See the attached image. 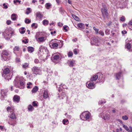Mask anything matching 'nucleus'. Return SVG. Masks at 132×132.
<instances>
[{"label": "nucleus", "instance_id": "1", "mask_svg": "<svg viewBox=\"0 0 132 132\" xmlns=\"http://www.w3.org/2000/svg\"><path fill=\"white\" fill-rule=\"evenodd\" d=\"M2 60L4 61H7L10 59L9 57L10 52L6 50L2 51L1 54Z\"/></svg>", "mask_w": 132, "mask_h": 132}, {"label": "nucleus", "instance_id": "2", "mask_svg": "<svg viewBox=\"0 0 132 132\" xmlns=\"http://www.w3.org/2000/svg\"><path fill=\"white\" fill-rule=\"evenodd\" d=\"M103 8L101 9V11L102 14L103 18L104 20L106 18H108L109 14L108 12V9L106 5L105 4L103 5Z\"/></svg>", "mask_w": 132, "mask_h": 132}, {"label": "nucleus", "instance_id": "3", "mask_svg": "<svg viewBox=\"0 0 132 132\" xmlns=\"http://www.w3.org/2000/svg\"><path fill=\"white\" fill-rule=\"evenodd\" d=\"M59 41L61 43L62 46L63 45V41L62 40H58L56 39H52L50 42V44H51V45L52 46V48H56L59 46L58 44L57 43V42L59 43Z\"/></svg>", "mask_w": 132, "mask_h": 132}, {"label": "nucleus", "instance_id": "4", "mask_svg": "<svg viewBox=\"0 0 132 132\" xmlns=\"http://www.w3.org/2000/svg\"><path fill=\"white\" fill-rule=\"evenodd\" d=\"M90 116V113L87 111H86L82 113L81 114L80 117L83 120H86L88 119Z\"/></svg>", "mask_w": 132, "mask_h": 132}, {"label": "nucleus", "instance_id": "5", "mask_svg": "<svg viewBox=\"0 0 132 132\" xmlns=\"http://www.w3.org/2000/svg\"><path fill=\"white\" fill-rule=\"evenodd\" d=\"M109 112L104 111L103 112L101 113L99 115L100 117H101L104 120H108L110 117Z\"/></svg>", "mask_w": 132, "mask_h": 132}, {"label": "nucleus", "instance_id": "6", "mask_svg": "<svg viewBox=\"0 0 132 132\" xmlns=\"http://www.w3.org/2000/svg\"><path fill=\"white\" fill-rule=\"evenodd\" d=\"M31 70L34 74L40 75L42 74L41 70L38 67L34 66L32 68Z\"/></svg>", "mask_w": 132, "mask_h": 132}, {"label": "nucleus", "instance_id": "7", "mask_svg": "<svg viewBox=\"0 0 132 132\" xmlns=\"http://www.w3.org/2000/svg\"><path fill=\"white\" fill-rule=\"evenodd\" d=\"M91 44L92 45H95L96 46H99L100 44V43L98 38L94 37L92 39Z\"/></svg>", "mask_w": 132, "mask_h": 132}, {"label": "nucleus", "instance_id": "8", "mask_svg": "<svg viewBox=\"0 0 132 132\" xmlns=\"http://www.w3.org/2000/svg\"><path fill=\"white\" fill-rule=\"evenodd\" d=\"M88 83V82H87L86 85L88 88L89 89H93L95 87V85L94 83L91 82H89V83Z\"/></svg>", "mask_w": 132, "mask_h": 132}, {"label": "nucleus", "instance_id": "9", "mask_svg": "<svg viewBox=\"0 0 132 132\" xmlns=\"http://www.w3.org/2000/svg\"><path fill=\"white\" fill-rule=\"evenodd\" d=\"M126 48L128 50H129V51H132V40H131L129 43L127 44L125 46Z\"/></svg>", "mask_w": 132, "mask_h": 132}, {"label": "nucleus", "instance_id": "10", "mask_svg": "<svg viewBox=\"0 0 132 132\" xmlns=\"http://www.w3.org/2000/svg\"><path fill=\"white\" fill-rule=\"evenodd\" d=\"M119 4L123 7H125L128 4V0H119Z\"/></svg>", "mask_w": 132, "mask_h": 132}, {"label": "nucleus", "instance_id": "11", "mask_svg": "<svg viewBox=\"0 0 132 132\" xmlns=\"http://www.w3.org/2000/svg\"><path fill=\"white\" fill-rule=\"evenodd\" d=\"M67 63L69 65L70 67H73L75 64V61L73 60L68 61Z\"/></svg>", "mask_w": 132, "mask_h": 132}, {"label": "nucleus", "instance_id": "12", "mask_svg": "<svg viewBox=\"0 0 132 132\" xmlns=\"http://www.w3.org/2000/svg\"><path fill=\"white\" fill-rule=\"evenodd\" d=\"M123 127L128 132H132V127L131 126H130L129 127V128L130 129V130H129V128L127 126L123 124Z\"/></svg>", "mask_w": 132, "mask_h": 132}, {"label": "nucleus", "instance_id": "13", "mask_svg": "<svg viewBox=\"0 0 132 132\" xmlns=\"http://www.w3.org/2000/svg\"><path fill=\"white\" fill-rule=\"evenodd\" d=\"M20 100V97L17 95H15L13 97V100L14 102L18 103Z\"/></svg>", "mask_w": 132, "mask_h": 132}, {"label": "nucleus", "instance_id": "14", "mask_svg": "<svg viewBox=\"0 0 132 132\" xmlns=\"http://www.w3.org/2000/svg\"><path fill=\"white\" fill-rule=\"evenodd\" d=\"M78 28L80 29H84L85 28L84 24L82 23H80L77 25Z\"/></svg>", "mask_w": 132, "mask_h": 132}, {"label": "nucleus", "instance_id": "15", "mask_svg": "<svg viewBox=\"0 0 132 132\" xmlns=\"http://www.w3.org/2000/svg\"><path fill=\"white\" fill-rule=\"evenodd\" d=\"M19 83L20 84V86L19 87L20 88H23L24 87H25V83L24 82L20 81Z\"/></svg>", "mask_w": 132, "mask_h": 132}, {"label": "nucleus", "instance_id": "16", "mask_svg": "<svg viewBox=\"0 0 132 132\" xmlns=\"http://www.w3.org/2000/svg\"><path fill=\"white\" fill-rule=\"evenodd\" d=\"M10 72V70L9 68H5L3 71V74H2V76H3L4 74L6 75L8 74Z\"/></svg>", "mask_w": 132, "mask_h": 132}, {"label": "nucleus", "instance_id": "17", "mask_svg": "<svg viewBox=\"0 0 132 132\" xmlns=\"http://www.w3.org/2000/svg\"><path fill=\"white\" fill-rule=\"evenodd\" d=\"M43 97L45 99H46L48 97V91L46 90H45L43 93Z\"/></svg>", "mask_w": 132, "mask_h": 132}, {"label": "nucleus", "instance_id": "18", "mask_svg": "<svg viewBox=\"0 0 132 132\" xmlns=\"http://www.w3.org/2000/svg\"><path fill=\"white\" fill-rule=\"evenodd\" d=\"M98 78V75H94L93 77H91L90 80L91 81H93L96 80Z\"/></svg>", "mask_w": 132, "mask_h": 132}, {"label": "nucleus", "instance_id": "19", "mask_svg": "<svg viewBox=\"0 0 132 132\" xmlns=\"http://www.w3.org/2000/svg\"><path fill=\"white\" fill-rule=\"evenodd\" d=\"M36 15L37 17L39 18L40 20L42 19L43 16L41 13L39 12L36 13Z\"/></svg>", "mask_w": 132, "mask_h": 132}, {"label": "nucleus", "instance_id": "20", "mask_svg": "<svg viewBox=\"0 0 132 132\" xmlns=\"http://www.w3.org/2000/svg\"><path fill=\"white\" fill-rule=\"evenodd\" d=\"M28 51L30 53L33 52L34 51V48L32 47L29 46L28 47Z\"/></svg>", "mask_w": 132, "mask_h": 132}, {"label": "nucleus", "instance_id": "21", "mask_svg": "<svg viewBox=\"0 0 132 132\" xmlns=\"http://www.w3.org/2000/svg\"><path fill=\"white\" fill-rule=\"evenodd\" d=\"M16 16V15L15 14H12L11 17V19L13 21L15 20L17 18Z\"/></svg>", "mask_w": 132, "mask_h": 132}, {"label": "nucleus", "instance_id": "22", "mask_svg": "<svg viewBox=\"0 0 132 132\" xmlns=\"http://www.w3.org/2000/svg\"><path fill=\"white\" fill-rule=\"evenodd\" d=\"M59 58V56L58 55H56L54 56L53 58V61L55 62Z\"/></svg>", "mask_w": 132, "mask_h": 132}, {"label": "nucleus", "instance_id": "23", "mask_svg": "<svg viewBox=\"0 0 132 132\" xmlns=\"http://www.w3.org/2000/svg\"><path fill=\"white\" fill-rule=\"evenodd\" d=\"M38 89V87L37 86H35L34 88H33L31 92L32 93H35L37 91Z\"/></svg>", "mask_w": 132, "mask_h": 132}, {"label": "nucleus", "instance_id": "24", "mask_svg": "<svg viewBox=\"0 0 132 132\" xmlns=\"http://www.w3.org/2000/svg\"><path fill=\"white\" fill-rule=\"evenodd\" d=\"M28 109V110L30 111H32L34 109V108L31 105H29Z\"/></svg>", "mask_w": 132, "mask_h": 132}, {"label": "nucleus", "instance_id": "25", "mask_svg": "<svg viewBox=\"0 0 132 132\" xmlns=\"http://www.w3.org/2000/svg\"><path fill=\"white\" fill-rule=\"evenodd\" d=\"M10 117L11 118L13 119H16V117L15 114L14 113H12L10 115Z\"/></svg>", "mask_w": 132, "mask_h": 132}, {"label": "nucleus", "instance_id": "26", "mask_svg": "<svg viewBox=\"0 0 132 132\" xmlns=\"http://www.w3.org/2000/svg\"><path fill=\"white\" fill-rule=\"evenodd\" d=\"M73 17L77 21H80V19L79 18L75 15L72 14V15Z\"/></svg>", "mask_w": 132, "mask_h": 132}, {"label": "nucleus", "instance_id": "27", "mask_svg": "<svg viewBox=\"0 0 132 132\" xmlns=\"http://www.w3.org/2000/svg\"><path fill=\"white\" fill-rule=\"evenodd\" d=\"M59 11L62 14H64L65 13V11L64 9L62 7H61L59 8Z\"/></svg>", "mask_w": 132, "mask_h": 132}, {"label": "nucleus", "instance_id": "28", "mask_svg": "<svg viewBox=\"0 0 132 132\" xmlns=\"http://www.w3.org/2000/svg\"><path fill=\"white\" fill-rule=\"evenodd\" d=\"M49 23L48 21L46 20H44L43 21V23L44 25H47Z\"/></svg>", "mask_w": 132, "mask_h": 132}, {"label": "nucleus", "instance_id": "29", "mask_svg": "<svg viewBox=\"0 0 132 132\" xmlns=\"http://www.w3.org/2000/svg\"><path fill=\"white\" fill-rule=\"evenodd\" d=\"M63 123L65 125H67L68 123V120L67 119H64L63 121Z\"/></svg>", "mask_w": 132, "mask_h": 132}, {"label": "nucleus", "instance_id": "30", "mask_svg": "<svg viewBox=\"0 0 132 132\" xmlns=\"http://www.w3.org/2000/svg\"><path fill=\"white\" fill-rule=\"evenodd\" d=\"M121 73L119 72L116 74V78L117 79H119L121 77Z\"/></svg>", "mask_w": 132, "mask_h": 132}, {"label": "nucleus", "instance_id": "31", "mask_svg": "<svg viewBox=\"0 0 132 132\" xmlns=\"http://www.w3.org/2000/svg\"><path fill=\"white\" fill-rule=\"evenodd\" d=\"M97 74L98 76V79L100 80H101L103 78V75L101 73H98Z\"/></svg>", "mask_w": 132, "mask_h": 132}, {"label": "nucleus", "instance_id": "32", "mask_svg": "<svg viewBox=\"0 0 132 132\" xmlns=\"http://www.w3.org/2000/svg\"><path fill=\"white\" fill-rule=\"evenodd\" d=\"M45 48L42 46H41L39 49V51L40 52H41V51L43 52V50L45 51Z\"/></svg>", "mask_w": 132, "mask_h": 132}, {"label": "nucleus", "instance_id": "33", "mask_svg": "<svg viewBox=\"0 0 132 132\" xmlns=\"http://www.w3.org/2000/svg\"><path fill=\"white\" fill-rule=\"evenodd\" d=\"M24 29V28L22 27L21 30L20 31V33L21 34H24L25 32V30Z\"/></svg>", "mask_w": 132, "mask_h": 132}, {"label": "nucleus", "instance_id": "34", "mask_svg": "<svg viewBox=\"0 0 132 132\" xmlns=\"http://www.w3.org/2000/svg\"><path fill=\"white\" fill-rule=\"evenodd\" d=\"M37 103V102L33 101L32 103V105L34 106H37L38 105Z\"/></svg>", "mask_w": 132, "mask_h": 132}, {"label": "nucleus", "instance_id": "35", "mask_svg": "<svg viewBox=\"0 0 132 132\" xmlns=\"http://www.w3.org/2000/svg\"><path fill=\"white\" fill-rule=\"evenodd\" d=\"M110 29H106L105 30V34L106 35H108L110 34Z\"/></svg>", "mask_w": 132, "mask_h": 132}, {"label": "nucleus", "instance_id": "36", "mask_svg": "<svg viewBox=\"0 0 132 132\" xmlns=\"http://www.w3.org/2000/svg\"><path fill=\"white\" fill-rule=\"evenodd\" d=\"M31 21L30 20L27 18H26L25 19V22L27 24H29L31 22Z\"/></svg>", "mask_w": 132, "mask_h": 132}, {"label": "nucleus", "instance_id": "37", "mask_svg": "<svg viewBox=\"0 0 132 132\" xmlns=\"http://www.w3.org/2000/svg\"><path fill=\"white\" fill-rule=\"evenodd\" d=\"M98 34H100L102 36H103L104 35V33L103 31L100 30L98 32Z\"/></svg>", "mask_w": 132, "mask_h": 132}, {"label": "nucleus", "instance_id": "38", "mask_svg": "<svg viewBox=\"0 0 132 132\" xmlns=\"http://www.w3.org/2000/svg\"><path fill=\"white\" fill-rule=\"evenodd\" d=\"M1 94L4 97V96H6V92H5L4 90H2V92L1 93Z\"/></svg>", "mask_w": 132, "mask_h": 132}, {"label": "nucleus", "instance_id": "39", "mask_svg": "<svg viewBox=\"0 0 132 132\" xmlns=\"http://www.w3.org/2000/svg\"><path fill=\"white\" fill-rule=\"evenodd\" d=\"M38 40L40 42H43L44 40V37H39L38 38Z\"/></svg>", "mask_w": 132, "mask_h": 132}, {"label": "nucleus", "instance_id": "40", "mask_svg": "<svg viewBox=\"0 0 132 132\" xmlns=\"http://www.w3.org/2000/svg\"><path fill=\"white\" fill-rule=\"evenodd\" d=\"M126 19L124 16H122L120 18V20L123 22H124L125 21Z\"/></svg>", "mask_w": 132, "mask_h": 132}, {"label": "nucleus", "instance_id": "41", "mask_svg": "<svg viewBox=\"0 0 132 132\" xmlns=\"http://www.w3.org/2000/svg\"><path fill=\"white\" fill-rule=\"evenodd\" d=\"M122 118L124 120H126L128 119V117L127 116H122Z\"/></svg>", "mask_w": 132, "mask_h": 132}, {"label": "nucleus", "instance_id": "42", "mask_svg": "<svg viewBox=\"0 0 132 132\" xmlns=\"http://www.w3.org/2000/svg\"><path fill=\"white\" fill-rule=\"evenodd\" d=\"M94 30L95 31L96 34H98V32L99 31V29L96 28L95 27H94L93 28Z\"/></svg>", "mask_w": 132, "mask_h": 132}, {"label": "nucleus", "instance_id": "43", "mask_svg": "<svg viewBox=\"0 0 132 132\" xmlns=\"http://www.w3.org/2000/svg\"><path fill=\"white\" fill-rule=\"evenodd\" d=\"M46 8L47 9H49V7L51 6V5L50 3H47L46 4Z\"/></svg>", "mask_w": 132, "mask_h": 132}, {"label": "nucleus", "instance_id": "44", "mask_svg": "<svg viewBox=\"0 0 132 132\" xmlns=\"http://www.w3.org/2000/svg\"><path fill=\"white\" fill-rule=\"evenodd\" d=\"M73 55V53L72 52H70L68 53V56L69 57H70L72 56Z\"/></svg>", "mask_w": 132, "mask_h": 132}, {"label": "nucleus", "instance_id": "45", "mask_svg": "<svg viewBox=\"0 0 132 132\" xmlns=\"http://www.w3.org/2000/svg\"><path fill=\"white\" fill-rule=\"evenodd\" d=\"M29 65L28 63H25L24 64L22 65V67L23 68H26Z\"/></svg>", "mask_w": 132, "mask_h": 132}, {"label": "nucleus", "instance_id": "46", "mask_svg": "<svg viewBox=\"0 0 132 132\" xmlns=\"http://www.w3.org/2000/svg\"><path fill=\"white\" fill-rule=\"evenodd\" d=\"M19 47L17 46H15V48L14 49V51H19Z\"/></svg>", "mask_w": 132, "mask_h": 132}, {"label": "nucleus", "instance_id": "47", "mask_svg": "<svg viewBox=\"0 0 132 132\" xmlns=\"http://www.w3.org/2000/svg\"><path fill=\"white\" fill-rule=\"evenodd\" d=\"M11 77L10 76H9L8 75L6 76V77L5 78L6 79H7L8 80H9L10 79H11Z\"/></svg>", "mask_w": 132, "mask_h": 132}, {"label": "nucleus", "instance_id": "48", "mask_svg": "<svg viewBox=\"0 0 132 132\" xmlns=\"http://www.w3.org/2000/svg\"><path fill=\"white\" fill-rule=\"evenodd\" d=\"M68 26L66 25H64L63 27V29L64 30H65V31L66 32L68 31V30L67 29H66V28H68Z\"/></svg>", "mask_w": 132, "mask_h": 132}, {"label": "nucleus", "instance_id": "49", "mask_svg": "<svg viewBox=\"0 0 132 132\" xmlns=\"http://www.w3.org/2000/svg\"><path fill=\"white\" fill-rule=\"evenodd\" d=\"M13 2H14V4H16V2H19V4H20L21 1H19V0H14L13 1Z\"/></svg>", "mask_w": 132, "mask_h": 132}, {"label": "nucleus", "instance_id": "50", "mask_svg": "<svg viewBox=\"0 0 132 132\" xmlns=\"http://www.w3.org/2000/svg\"><path fill=\"white\" fill-rule=\"evenodd\" d=\"M3 6H4V8L5 9H7L8 8L7 6L6 5L5 3H4L3 4Z\"/></svg>", "mask_w": 132, "mask_h": 132}, {"label": "nucleus", "instance_id": "51", "mask_svg": "<svg viewBox=\"0 0 132 132\" xmlns=\"http://www.w3.org/2000/svg\"><path fill=\"white\" fill-rule=\"evenodd\" d=\"M9 33H8V32H7V33H6V34L7 35V36H8V37L7 38H10V37H11V35L10 34V32H9Z\"/></svg>", "mask_w": 132, "mask_h": 132}, {"label": "nucleus", "instance_id": "52", "mask_svg": "<svg viewBox=\"0 0 132 132\" xmlns=\"http://www.w3.org/2000/svg\"><path fill=\"white\" fill-rule=\"evenodd\" d=\"M22 42L23 43H24L25 44H26L28 43V40L27 39H25L24 40H23Z\"/></svg>", "mask_w": 132, "mask_h": 132}, {"label": "nucleus", "instance_id": "53", "mask_svg": "<svg viewBox=\"0 0 132 132\" xmlns=\"http://www.w3.org/2000/svg\"><path fill=\"white\" fill-rule=\"evenodd\" d=\"M34 62L35 63H38L39 62V60L37 59H36L34 60Z\"/></svg>", "mask_w": 132, "mask_h": 132}, {"label": "nucleus", "instance_id": "54", "mask_svg": "<svg viewBox=\"0 0 132 132\" xmlns=\"http://www.w3.org/2000/svg\"><path fill=\"white\" fill-rule=\"evenodd\" d=\"M11 21L10 20H7L6 21V23L7 25H9L11 23Z\"/></svg>", "mask_w": 132, "mask_h": 132}, {"label": "nucleus", "instance_id": "55", "mask_svg": "<svg viewBox=\"0 0 132 132\" xmlns=\"http://www.w3.org/2000/svg\"><path fill=\"white\" fill-rule=\"evenodd\" d=\"M121 33L122 34L124 35L125 34H126L127 33V32L125 30H124L122 31Z\"/></svg>", "mask_w": 132, "mask_h": 132}, {"label": "nucleus", "instance_id": "56", "mask_svg": "<svg viewBox=\"0 0 132 132\" xmlns=\"http://www.w3.org/2000/svg\"><path fill=\"white\" fill-rule=\"evenodd\" d=\"M128 25L129 26H132V20L130 21L128 23Z\"/></svg>", "mask_w": 132, "mask_h": 132}, {"label": "nucleus", "instance_id": "57", "mask_svg": "<svg viewBox=\"0 0 132 132\" xmlns=\"http://www.w3.org/2000/svg\"><path fill=\"white\" fill-rule=\"evenodd\" d=\"M73 52L74 54L76 55L77 54V52L76 49H75L73 50Z\"/></svg>", "mask_w": 132, "mask_h": 132}, {"label": "nucleus", "instance_id": "58", "mask_svg": "<svg viewBox=\"0 0 132 132\" xmlns=\"http://www.w3.org/2000/svg\"><path fill=\"white\" fill-rule=\"evenodd\" d=\"M7 111H10L11 109V108L10 107H8L7 108Z\"/></svg>", "mask_w": 132, "mask_h": 132}, {"label": "nucleus", "instance_id": "59", "mask_svg": "<svg viewBox=\"0 0 132 132\" xmlns=\"http://www.w3.org/2000/svg\"><path fill=\"white\" fill-rule=\"evenodd\" d=\"M61 87V86H62V87H63V88L64 89H65V88H66V86H65V85H62V84H61V85H60Z\"/></svg>", "mask_w": 132, "mask_h": 132}, {"label": "nucleus", "instance_id": "60", "mask_svg": "<svg viewBox=\"0 0 132 132\" xmlns=\"http://www.w3.org/2000/svg\"><path fill=\"white\" fill-rule=\"evenodd\" d=\"M16 122H15L14 123H12L11 124V125L12 126H14L16 124Z\"/></svg>", "mask_w": 132, "mask_h": 132}, {"label": "nucleus", "instance_id": "61", "mask_svg": "<svg viewBox=\"0 0 132 132\" xmlns=\"http://www.w3.org/2000/svg\"><path fill=\"white\" fill-rule=\"evenodd\" d=\"M129 26V25H127V27H128L131 30H132V26Z\"/></svg>", "mask_w": 132, "mask_h": 132}, {"label": "nucleus", "instance_id": "62", "mask_svg": "<svg viewBox=\"0 0 132 132\" xmlns=\"http://www.w3.org/2000/svg\"><path fill=\"white\" fill-rule=\"evenodd\" d=\"M16 61L17 62H19L20 61V59L19 58H16Z\"/></svg>", "mask_w": 132, "mask_h": 132}, {"label": "nucleus", "instance_id": "63", "mask_svg": "<svg viewBox=\"0 0 132 132\" xmlns=\"http://www.w3.org/2000/svg\"><path fill=\"white\" fill-rule=\"evenodd\" d=\"M123 27L124 28L125 27L127 26V25L126 23H124L123 24Z\"/></svg>", "mask_w": 132, "mask_h": 132}, {"label": "nucleus", "instance_id": "64", "mask_svg": "<svg viewBox=\"0 0 132 132\" xmlns=\"http://www.w3.org/2000/svg\"><path fill=\"white\" fill-rule=\"evenodd\" d=\"M58 25L60 26H61L63 25V24L62 23H61L60 22H59L58 23Z\"/></svg>", "mask_w": 132, "mask_h": 132}]
</instances>
